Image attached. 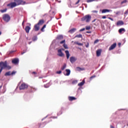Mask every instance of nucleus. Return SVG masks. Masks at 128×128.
<instances>
[{
    "mask_svg": "<svg viewBox=\"0 0 128 128\" xmlns=\"http://www.w3.org/2000/svg\"><path fill=\"white\" fill-rule=\"evenodd\" d=\"M124 14L125 16H126V14H128V9L125 12Z\"/></svg>",
    "mask_w": 128,
    "mask_h": 128,
    "instance_id": "nucleus-42",
    "label": "nucleus"
},
{
    "mask_svg": "<svg viewBox=\"0 0 128 128\" xmlns=\"http://www.w3.org/2000/svg\"><path fill=\"white\" fill-rule=\"evenodd\" d=\"M94 12H96V11H94Z\"/></svg>",
    "mask_w": 128,
    "mask_h": 128,
    "instance_id": "nucleus-64",
    "label": "nucleus"
},
{
    "mask_svg": "<svg viewBox=\"0 0 128 128\" xmlns=\"http://www.w3.org/2000/svg\"><path fill=\"white\" fill-rule=\"evenodd\" d=\"M100 42V40H94V44H98V42Z\"/></svg>",
    "mask_w": 128,
    "mask_h": 128,
    "instance_id": "nucleus-36",
    "label": "nucleus"
},
{
    "mask_svg": "<svg viewBox=\"0 0 128 128\" xmlns=\"http://www.w3.org/2000/svg\"><path fill=\"white\" fill-rule=\"evenodd\" d=\"M82 37V34H78L76 36H75V38H80Z\"/></svg>",
    "mask_w": 128,
    "mask_h": 128,
    "instance_id": "nucleus-31",
    "label": "nucleus"
},
{
    "mask_svg": "<svg viewBox=\"0 0 128 128\" xmlns=\"http://www.w3.org/2000/svg\"><path fill=\"white\" fill-rule=\"evenodd\" d=\"M65 53L66 54V56L67 60H68L70 58V52L66 50L65 51Z\"/></svg>",
    "mask_w": 128,
    "mask_h": 128,
    "instance_id": "nucleus-14",
    "label": "nucleus"
},
{
    "mask_svg": "<svg viewBox=\"0 0 128 128\" xmlns=\"http://www.w3.org/2000/svg\"><path fill=\"white\" fill-rule=\"evenodd\" d=\"M28 88V84L26 83H22L19 87V88L20 90H26Z\"/></svg>",
    "mask_w": 128,
    "mask_h": 128,
    "instance_id": "nucleus-4",
    "label": "nucleus"
},
{
    "mask_svg": "<svg viewBox=\"0 0 128 128\" xmlns=\"http://www.w3.org/2000/svg\"><path fill=\"white\" fill-rule=\"evenodd\" d=\"M122 32H126V30H124V28H121L118 30V32L120 34H122Z\"/></svg>",
    "mask_w": 128,
    "mask_h": 128,
    "instance_id": "nucleus-24",
    "label": "nucleus"
},
{
    "mask_svg": "<svg viewBox=\"0 0 128 128\" xmlns=\"http://www.w3.org/2000/svg\"><path fill=\"white\" fill-rule=\"evenodd\" d=\"M42 124H41V123H39V124H38V126H39V128H40Z\"/></svg>",
    "mask_w": 128,
    "mask_h": 128,
    "instance_id": "nucleus-46",
    "label": "nucleus"
},
{
    "mask_svg": "<svg viewBox=\"0 0 128 128\" xmlns=\"http://www.w3.org/2000/svg\"><path fill=\"white\" fill-rule=\"evenodd\" d=\"M19 60L18 58H14L12 60V64H18Z\"/></svg>",
    "mask_w": 128,
    "mask_h": 128,
    "instance_id": "nucleus-12",
    "label": "nucleus"
},
{
    "mask_svg": "<svg viewBox=\"0 0 128 128\" xmlns=\"http://www.w3.org/2000/svg\"><path fill=\"white\" fill-rule=\"evenodd\" d=\"M85 16H90V15H86Z\"/></svg>",
    "mask_w": 128,
    "mask_h": 128,
    "instance_id": "nucleus-61",
    "label": "nucleus"
},
{
    "mask_svg": "<svg viewBox=\"0 0 128 128\" xmlns=\"http://www.w3.org/2000/svg\"><path fill=\"white\" fill-rule=\"evenodd\" d=\"M110 128H114V126H112V125H110Z\"/></svg>",
    "mask_w": 128,
    "mask_h": 128,
    "instance_id": "nucleus-52",
    "label": "nucleus"
},
{
    "mask_svg": "<svg viewBox=\"0 0 128 128\" xmlns=\"http://www.w3.org/2000/svg\"><path fill=\"white\" fill-rule=\"evenodd\" d=\"M2 88V85L0 86V88Z\"/></svg>",
    "mask_w": 128,
    "mask_h": 128,
    "instance_id": "nucleus-58",
    "label": "nucleus"
},
{
    "mask_svg": "<svg viewBox=\"0 0 128 128\" xmlns=\"http://www.w3.org/2000/svg\"><path fill=\"white\" fill-rule=\"evenodd\" d=\"M78 82V80H74L72 82V84H76Z\"/></svg>",
    "mask_w": 128,
    "mask_h": 128,
    "instance_id": "nucleus-44",
    "label": "nucleus"
},
{
    "mask_svg": "<svg viewBox=\"0 0 128 128\" xmlns=\"http://www.w3.org/2000/svg\"><path fill=\"white\" fill-rule=\"evenodd\" d=\"M96 76L94 75L93 76H92L91 77H90V80H92V78H96Z\"/></svg>",
    "mask_w": 128,
    "mask_h": 128,
    "instance_id": "nucleus-33",
    "label": "nucleus"
},
{
    "mask_svg": "<svg viewBox=\"0 0 128 128\" xmlns=\"http://www.w3.org/2000/svg\"><path fill=\"white\" fill-rule=\"evenodd\" d=\"M76 31V28H73L71 30H70L69 31H68V32L70 34H74V32H75Z\"/></svg>",
    "mask_w": 128,
    "mask_h": 128,
    "instance_id": "nucleus-18",
    "label": "nucleus"
},
{
    "mask_svg": "<svg viewBox=\"0 0 128 128\" xmlns=\"http://www.w3.org/2000/svg\"><path fill=\"white\" fill-rule=\"evenodd\" d=\"M64 39V36H62V35H59L58 36L56 37V40H62Z\"/></svg>",
    "mask_w": 128,
    "mask_h": 128,
    "instance_id": "nucleus-15",
    "label": "nucleus"
},
{
    "mask_svg": "<svg viewBox=\"0 0 128 128\" xmlns=\"http://www.w3.org/2000/svg\"><path fill=\"white\" fill-rule=\"evenodd\" d=\"M84 30H86V28L80 29L79 32H84Z\"/></svg>",
    "mask_w": 128,
    "mask_h": 128,
    "instance_id": "nucleus-39",
    "label": "nucleus"
},
{
    "mask_svg": "<svg viewBox=\"0 0 128 128\" xmlns=\"http://www.w3.org/2000/svg\"><path fill=\"white\" fill-rule=\"evenodd\" d=\"M14 74H16V72L13 71L12 72H11V76H14Z\"/></svg>",
    "mask_w": 128,
    "mask_h": 128,
    "instance_id": "nucleus-40",
    "label": "nucleus"
},
{
    "mask_svg": "<svg viewBox=\"0 0 128 128\" xmlns=\"http://www.w3.org/2000/svg\"><path fill=\"white\" fill-rule=\"evenodd\" d=\"M32 40L33 42H36V40H38V37L36 36H34L32 37Z\"/></svg>",
    "mask_w": 128,
    "mask_h": 128,
    "instance_id": "nucleus-28",
    "label": "nucleus"
},
{
    "mask_svg": "<svg viewBox=\"0 0 128 128\" xmlns=\"http://www.w3.org/2000/svg\"><path fill=\"white\" fill-rule=\"evenodd\" d=\"M56 74H62V70L56 72Z\"/></svg>",
    "mask_w": 128,
    "mask_h": 128,
    "instance_id": "nucleus-37",
    "label": "nucleus"
},
{
    "mask_svg": "<svg viewBox=\"0 0 128 128\" xmlns=\"http://www.w3.org/2000/svg\"><path fill=\"white\" fill-rule=\"evenodd\" d=\"M86 48H88V46H90V44L88 43L86 45Z\"/></svg>",
    "mask_w": 128,
    "mask_h": 128,
    "instance_id": "nucleus-45",
    "label": "nucleus"
},
{
    "mask_svg": "<svg viewBox=\"0 0 128 128\" xmlns=\"http://www.w3.org/2000/svg\"><path fill=\"white\" fill-rule=\"evenodd\" d=\"M117 26H122L124 25V22L122 21H118L116 23Z\"/></svg>",
    "mask_w": 128,
    "mask_h": 128,
    "instance_id": "nucleus-22",
    "label": "nucleus"
},
{
    "mask_svg": "<svg viewBox=\"0 0 128 128\" xmlns=\"http://www.w3.org/2000/svg\"><path fill=\"white\" fill-rule=\"evenodd\" d=\"M3 16H9L8 14H5Z\"/></svg>",
    "mask_w": 128,
    "mask_h": 128,
    "instance_id": "nucleus-48",
    "label": "nucleus"
},
{
    "mask_svg": "<svg viewBox=\"0 0 128 128\" xmlns=\"http://www.w3.org/2000/svg\"><path fill=\"white\" fill-rule=\"evenodd\" d=\"M0 74H2V70L4 68H6V70H10L12 67L10 66H8V62L5 61L0 62Z\"/></svg>",
    "mask_w": 128,
    "mask_h": 128,
    "instance_id": "nucleus-1",
    "label": "nucleus"
},
{
    "mask_svg": "<svg viewBox=\"0 0 128 128\" xmlns=\"http://www.w3.org/2000/svg\"><path fill=\"white\" fill-rule=\"evenodd\" d=\"M25 30L26 34H28V32H30V27L29 26H26L25 28Z\"/></svg>",
    "mask_w": 128,
    "mask_h": 128,
    "instance_id": "nucleus-17",
    "label": "nucleus"
},
{
    "mask_svg": "<svg viewBox=\"0 0 128 128\" xmlns=\"http://www.w3.org/2000/svg\"><path fill=\"white\" fill-rule=\"evenodd\" d=\"M85 82H86L84 81V80H83L81 82L78 84V86H82L84 84Z\"/></svg>",
    "mask_w": 128,
    "mask_h": 128,
    "instance_id": "nucleus-21",
    "label": "nucleus"
},
{
    "mask_svg": "<svg viewBox=\"0 0 128 128\" xmlns=\"http://www.w3.org/2000/svg\"><path fill=\"white\" fill-rule=\"evenodd\" d=\"M62 114V110H60V111L58 113V116Z\"/></svg>",
    "mask_w": 128,
    "mask_h": 128,
    "instance_id": "nucleus-38",
    "label": "nucleus"
},
{
    "mask_svg": "<svg viewBox=\"0 0 128 128\" xmlns=\"http://www.w3.org/2000/svg\"><path fill=\"white\" fill-rule=\"evenodd\" d=\"M14 2H16L17 6H24L26 4V2L22 0H14Z\"/></svg>",
    "mask_w": 128,
    "mask_h": 128,
    "instance_id": "nucleus-2",
    "label": "nucleus"
},
{
    "mask_svg": "<svg viewBox=\"0 0 128 128\" xmlns=\"http://www.w3.org/2000/svg\"><path fill=\"white\" fill-rule=\"evenodd\" d=\"M4 76H12V74L10 73V72H6L5 74H4Z\"/></svg>",
    "mask_w": 128,
    "mask_h": 128,
    "instance_id": "nucleus-27",
    "label": "nucleus"
},
{
    "mask_svg": "<svg viewBox=\"0 0 128 128\" xmlns=\"http://www.w3.org/2000/svg\"><path fill=\"white\" fill-rule=\"evenodd\" d=\"M50 14H52V16H54V14H56V13H55L54 12V11H50Z\"/></svg>",
    "mask_w": 128,
    "mask_h": 128,
    "instance_id": "nucleus-34",
    "label": "nucleus"
},
{
    "mask_svg": "<svg viewBox=\"0 0 128 128\" xmlns=\"http://www.w3.org/2000/svg\"><path fill=\"white\" fill-rule=\"evenodd\" d=\"M86 34H92V32H90V31H87V32H86Z\"/></svg>",
    "mask_w": 128,
    "mask_h": 128,
    "instance_id": "nucleus-47",
    "label": "nucleus"
},
{
    "mask_svg": "<svg viewBox=\"0 0 128 128\" xmlns=\"http://www.w3.org/2000/svg\"><path fill=\"white\" fill-rule=\"evenodd\" d=\"M34 30H35V32H38V30H40V25L38 24L34 25Z\"/></svg>",
    "mask_w": 128,
    "mask_h": 128,
    "instance_id": "nucleus-9",
    "label": "nucleus"
},
{
    "mask_svg": "<svg viewBox=\"0 0 128 128\" xmlns=\"http://www.w3.org/2000/svg\"><path fill=\"white\" fill-rule=\"evenodd\" d=\"M122 46V44L121 43H118V46Z\"/></svg>",
    "mask_w": 128,
    "mask_h": 128,
    "instance_id": "nucleus-51",
    "label": "nucleus"
},
{
    "mask_svg": "<svg viewBox=\"0 0 128 128\" xmlns=\"http://www.w3.org/2000/svg\"><path fill=\"white\" fill-rule=\"evenodd\" d=\"M86 30H90V26H86Z\"/></svg>",
    "mask_w": 128,
    "mask_h": 128,
    "instance_id": "nucleus-32",
    "label": "nucleus"
},
{
    "mask_svg": "<svg viewBox=\"0 0 128 128\" xmlns=\"http://www.w3.org/2000/svg\"><path fill=\"white\" fill-rule=\"evenodd\" d=\"M96 19H94V20H93L92 21V22H96Z\"/></svg>",
    "mask_w": 128,
    "mask_h": 128,
    "instance_id": "nucleus-54",
    "label": "nucleus"
},
{
    "mask_svg": "<svg viewBox=\"0 0 128 128\" xmlns=\"http://www.w3.org/2000/svg\"><path fill=\"white\" fill-rule=\"evenodd\" d=\"M44 24V21L42 20H40L37 24L39 26H42V24Z\"/></svg>",
    "mask_w": 128,
    "mask_h": 128,
    "instance_id": "nucleus-19",
    "label": "nucleus"
},
{
    "mask_svg": "<svg viewBox=\"0 0 128 128\" xmlns=\"http://www.w3.org/2000/svg\"><path fill=\"white\" fill-rule=\"evenodd\" d=\"M46 28V24H44L40 30L41 32H44V28Z\"/></svg>",
    "mask_w": 128,
    "mask_h": 128,
    "instance_id": "nucleus-26",
    "label": "nucleus"
},
{
    "mask_svg": "<svg viewBox=\"0 0 128 128\" xmlns=\"http://www.w3.org/2000/svg\"><path fill=\"white\" fill-rule=\"evenodd\" d=\"M110 10L108 9H104L102 10V14H106V12H110Z\"/></svg>",
    "mask_w": 128,
    "mask_h": 128,
    "instance_id": "nucleus-23",
    "label": "nucleus"
},
{
    "mask_svg": "<svg viewBox=\"0 0 128 128\" xmlns=\"http://www.w3.org/2000/svg\"><path fill=\"white\" fill-rule=\"evenodd\" d=\"M3 20L4 22H10V16H4Z\"/></svg>",
    "mask_w": 128,
    "mask_h": 128,
    "instance_id": "nucleus-11",
    "label": "nucleus"
},
{
    "mask_svg": "<svg viewBox=\"0 0 128 128\" xmlns=\"http://www.w3.org/2000/svg\"><path fill=\"white\" fill-rule=\"evenodd\" d=\"M32 74H36V72H32Z\"/></svg>",
    "mask_w": 128,
    "mask_h": 128,
    "instance_id": "nucleus-50",
    "label": "nucleus"
},
{
    "mask_svg": "<svg viewBox=\"0 0 128 128\" xmlns=\"http://www.w3.org/2000/svg\"><path fill=\"white\" fill-rule=\"evenodd\" d=\"M18 4H16V2H12L10 4H7V6H8L10 8H16V6H17Z\"/></svg>",
    "mask_w": 128,
    "mask_h": 128,
    "instance_id": "nucleus-5",
    "label": "nucleus"
},
{
    "mask_svg": "<svg viewBox=\"0 0 128 128\" xmlns=\"http://www.w3.org/2000/svg\"><path fill=\"white\" fill-rule=\"evenodd\" d=\"M61 50H64V48H62Z\"/></svg>",
    "mask_w": 128,
    "mask_h": 128,
    "instance_id": "nucleus-62",
    "label": "nucleus"
},
{
    "mask_svg": "<svg viewBox=\"0 0 128 128\" xmlns=\"http://www.w3.org/2000/svg\"><path fill=\"white\" fill-rule=\"evenodd\" d=\"M58 56H61L62 58V56H64V54L62 53V49H59L58 50Z\"/></svg>",
    "mask_w": 128,
    "mask_h": 128,
    "instance_id": "nucleus-6",
    "label": "nucleus"
},
{
    "mask_svg": "<svg viewBox=\"0 0 128 128\" xmlns=\"http://www.w3.org/2000/svg\"><path fill=\"white\" fill-rule=\"evenodd\" d=\"M52 118H58V117L52 116Z\"/></svg>",
    "mask_w": 128,
    "mask_h": 128,
    "instance_id": "nucleus-55",
    "label": "nucleus"
},
{
    "mask_svg": "<svg viewBox=\"0 0 128 128\" xmlns=\"http://www.w3.org/2000/svg\"><path fill=\"white\" fill-rule=\"evenodd\" d=\"M77 58L74 56H71L70 58V62L71 64H74L75 62H76Z\"/></svg>",
    "mask_w": 128,
    "mask_h": 128,
    "instance_id": "nucleus-8",
    "label": "nucleus"
},
{
    "mask_svg": "<svg viewBox=\"0 0 128 128\" xmlns=\"http://www.w3.org/2000/svg\"><path fill=\"white\" fill-rule=\"evenodd\" d=\"M108 18H109V20H114L112 18H110L109 17Z\"/></svg>",
    "mask_w": 128,
    "mask_h": 128,
    "instance_id": "nucleus-53",
    "label": "nucleus"
},
{
    "mask_svg": "<svg viewBox=\"0 0 128 128\" xmlns=\"http://www.w3.org/2000/svg\"><path fill=\"white\" fill-rule=\"evenodd\" d=\"M82 22H90V20H92L91 16H84L82 18Z\"/></svg>",
    "mask_w": 128,
    "mask_h": 128,
    "instance_id": "nucleus-3",
    "label": "nucleus"
},
{
    "mask_svg": "<svg viewBox=\"0 0 128 128\" xmlns=\"http://www.w3.org/2000/svg\"><path fill=\"white\" fill-rule=\"evenodd\" d=\"M66 44V40H63L60 42V44Z\"/></svg>",
    "mask_w": 128,
    "mask_h": 128,
    "instance_id": "nucleus-35",
    "label": "nucleus"
},
{
    "mask_svg": "<svg viewBox=\"0 0 128 128\" xmlns=\"http://www.w3.org/2000/svg\"><path fill=\"white\" fill-rule=\"evenodd\" d=\"M116 48V43L113 44L108 48V50H112Z\"/></svg>",
    "mask_w": 128,
    "mask_h": 128,
    "instance_id": "nucleus-7",
    "label": "nucleus"
},
{
    "mask_svg": "<svg viewBox=\"0 0 128 128\" xmlns=\"http://www.w3.org/2000/svg\"><path fill=\"white\" fill-rule=\"evenodd\" d=\"M94 2V0H88L87 2Z\"/></svg>",
    "mask_w": 128,
    "mask_h": 128,
    "instance_id": "nucleus-41",
    "label": "nucleus"
},
{
    "mask_svg": "<svg viewBox=\"0 0 128 128\" xmlns=\"http://www.w3.org/2000/svg\"><path fill=\"white\" fill-rule=\"evenodd\" d=\"M80 2V0H78V2L75 4H78Z\"/></svg>",
    "mask_w": 128,
    "mask_h": 128,
    "instance_id": "nucleus-49",
    "label": "nucleus"
},
{
    "mask_svg": "<svg viewBox=\"0 0 128 128\" xmlns=\"http://www.w3.org/2000/svg\"><path fill=\"white\" fill-rule=\"evenodd\" d=\"M24 21H23L22 23V25H24Z\"/></svg>",
    "mask_w": 128,
    "mask_h": 128,
    "instance_id": "nucleus-59",
    "label": "nucleus"
},
{
    "mask_svg": "<svg viewBox=\"0 0 128 128\" xmlns=\"http://www.w3.org/2000/svg\"><path fill=\"white\" fill-rule=\"evenodd\" d=\"M6 10H8V9L6 8L5 9L0 10V12H1L2 13H4V12H6Z\"/></svg>",
    "mask_w": 128,
    "mask_h": 128,
    "instance_id": "nucleus-29",
    "label": "nucleus"
},
{
    "mask_svg": "<svg viewBox=\"0 0 128 128\" xmlns=\"http://www.w3.org/2000/svg\"><path fill=\"white\" fill-rule=\"evenodd\" d=\"M63 46H64V48H66V50H68V45L66 44H63Z\"/></svg>",
    "mask_w": 128,
    "mask_h": 128,
    "instance_id": "nucleus-30",
    "label": "nucleus"
},
{
    "mask_svg": "<svg viewBox=\"0 0 128 128\" xmlns=\"http://www.w3.org/2000/svg\"><path fill=\"white\" fill-rule=\"evenodd\" d=\"M78 46H82V44H78Z\"/></svg>",
    "mask_w": 128,
    "mask_h": 128,
    "instance_id": "nucleus-60",
    "label": "nucleus"
},
{
    "mask_svg": "<svg viewBox=\"0 0 128 128\" xmlns=\"http://www.w3.org/2000/svg\"><path fill=\"white\" fill-rule=\"evenodd\" d=\"M66 74H64V76H68L70 74V70L69 69H66Z\"/></svg>",
    "mask_w": 128,
    "mask_h": 128,
    "instance_id": "nucleus-13",
    "label": "nucleus"
},
{
    "mask_svg": "<svg viewBox=\"0 0 128 128\" xmlns=\"http://www.w3.org/2000/svg\"><path fill=\"white\" fill-rule=\"evenodd\" d=\"M25 52H22L21 53V54H25Z\"/></svg>",
    "mask_w": 128,
    "mask_h": 128,
    "instance_id": "nucleus-57",
    "label": "nucleus"
},
{
    "mask_svg": "<svg viewBox=\"0 0 128 128\" xmlns=\"http://www.w3.org/2000/svg\"><path fill=\"white\" fill-rule=\"evenodd\" d=\"M126 0H124V1H122V4H126Z\"/></svg>",
    "mask_w": 128,
    "mask_h": 128,
    "instance_id": "nucleus-43",
    "label": "nucleus"
},
{
    "mask_svg": "<svg viewBox=\"0 0 128 128\" xmlns=\"http://www.w3.org/2000/svg\"><path fill=\"white\" fill-rule=\"evenodd\" d=\"M66 68V64H64V66H62L61 68L62 70H64V69Z\"/></svg>",
    "mask_w": 128,
    "mask_h": 128,
    "instance_id": "nucleus-25",
    "label": "nucleus"
},
{
    "mask_svg": "<svg viewBox=\"0 0 128 128\" xmlns=\"http://www.w3.org/2000/svg\"><path fill=\"white\" fill-rule=\"evenodd\" d=\"M102 18H103V19L106 18V16H102Z\"/></svg>",
    "mask_w": 128,
    "mask_h": 128,
    "instance_id": "nucleus-56",
    "label": "nucleus"
},
{
    "mask_svg": "<svg viewBox=\"0 0 128 128\" xmlns=\"http://www.w3.org/2000/svg\"><path fill=\"white\" fill-rule=\"evenodd\" d=\"M2 34V32H0V36Z\"/></svg>",
    "mask_w": 128,
    "mask_h": 128,
    "instance_id": "nucleus-63",
    "label": "nucleus"
},
{
    "mask_svg": "<svg viewBox=\"0 0 128 128\" xmlns=\"http://www.w3.org/2000/svg\"><path fill=\"white\" fill-rule=\"evenodd\" d=\"M30 92H36V88L34 86H30Z\"/></svg>",
    "mask_w": 128,
    "mask_h": 128,
    "instance_id": "nucleus-16",
    "label": "nucleus"
},
{
    "mask_svg": "<svg viewBox=\"0 0 128 128\" xmlns=\"http://www.w3.org/2000/svg\"><path fill=\"white\" fill-rule=\"evenodd\" d=\"M68 100H70V102H72V100H76V98L75 97L69 96Z\"/></svg>",
    "mask_w": 128,
    "mask_h": 128,
    "instance_id": "nucleus-20",
    "label": "nucleus"
},
{
    "mask_svg": "<svg viewBox=\"0 0 128 128\" xmlns=\"http://www.w3.org/2000/svg\"><path fill=\"white\" fill-rule=\"evenodd\" d=\"M102 49H98L96 50V56H100L102 54Z\"/></svg>",
    "mask_w": 128,
    "mask_h": 128,
    "instance_id": "nucleus-10",
    "label": "nucleus"
}]
</instances>
